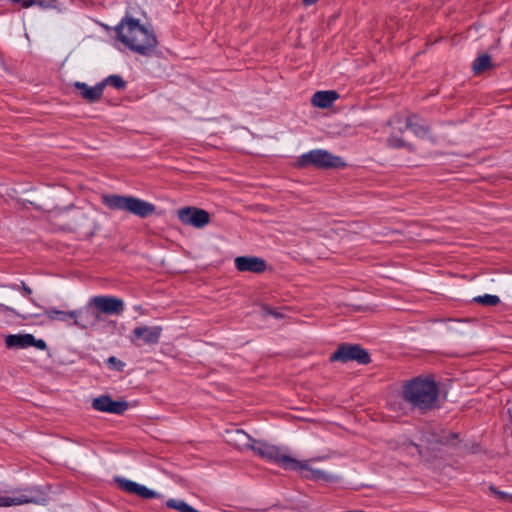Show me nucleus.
<instances>
[{
	"label": "nucleus",
	"instance_id": "obj_5",
	"mask_svg": "<svg viewBox=\"0 0 512 512\" xmlns=\"http://www.w3.org/2000/svg\"><path fill=\"white\" fill-rule=\"evenodd\" d=\"M459 435L457 433L449 432L447 430L428 426L422 431L421 444L414 445L419 454H422L420 447H425L427 450L436 452L441 451L443 447H453L458 444Z\"/></svg>",
	"mask_w": 512,
	"mask_h": 512
},
{
	"label": "nucleus",
	"instance_id": "obj_27",
	"mask_svg": "<svg viewBox=\"0 0 512 512\" xmlns=\"http://www.w3.org/2000/svg\"><path fill=\"white\" fill-rule=\"evenodd\" d=\"M388 144L389 146L393 148H402L406 146V143L403 139L397 137V136H391L388 138Z\"/></svg>",
	"mask_w": 512,
	"mask_h": 512
},
{
	"label": "nucleus",
	"instance_id": "obj_2",
	"mask_svg": "<svg viewBox=\"0 0 512 512\" xmlns=\"http://www.w3.org/2000/svg\"><path fill=\"white\" fill-rule=\"evenodd\" d=\"M403 399L422 413L437 407L439 389L430 378L415 377L402 388Z\"/></svg>",
	"mask_w": 512,
	"mask_h": 512
},
{
	"label": "nucleus",
	"instance_id": "obj_25",
	"mask_svg": "<svg viewBox=\"0 0 512 512\" xmlns=\"http://www.w3.org/2000/svg\"><path fill=\"white\" fill-rule=\"evenodd\" d=\"M48 490L46 487L34 488V504H45L49 500Z\"/></svg>",
	"mask_w": 512,
	"mask_h": 512
},
{
	"label": "nucleus",
	"instance_id": "obj_26",
	"mask_svg": "<svg viewBox=\"0 0 512 512\" xmlns=\"http://www.w3.org/2000/svg\"><path fill=\"white\" fill-rule=\"evenodd\" d=\"M106 364L111 370H115L118 372H122L125 367V363L123 361L119 360L118 358H116L115 356L109 357L106 360Z\"/></svg>",
	"mask_w": 512,
	"mask_h": 512
},
{
	"label": "nucleus",
	"instance_id": "obj_13",
	"mask_svg": "<svg viewBox=\"0 0 512 512\" xmlns=\"http://www.w3.org/2000/svg\"><path fill=\"white\" fill-rule=\"evenodd\" d=\"M92 407L97 411L121 415L128 409L129 404L124 400L114 401L108 395H101L93 399Z\"/></svg>",
	"mask_w": 512,
	"mask_h": 512
},
{
	"label": "nucleus",
	"instance_id": "obj_30",
	"mask_svg": "<svg viewBox=\"0 0 512 512\" xmlns=\"http://www.w3.org/2000/svg\"><path fill=\"white\" fill-rule=\"evenodd\" d=\"M34 348L46 350L47 349L46 342L43 339H35L34 338Z\"/></svg>",
	"mask_w": 512,
	"mask_h": 512
},
{
	"label": "nucleus",
	"instance_id": "obj_16",
	"mask_svg": "<svg viewBox=\"0 0 512 512\" xmlns=\"http://www.w3.org/2000/svg\"><path fill=\"white\" fill-rule=\"evenodd\" d=\"M74 87L79 91L81 97L89 103L99 101L103 95V85L97 83L95 86L90 87L84 82H75Z\"/></svg>",
	"mask_w": 512,
	"mask_h": 512
},
{
	"label": "nucleus",
	"instance_id": "obj_12",
	"mask_svg": "<svg viewBox=\"0 0 512 512\" xmlns=\"http://www.w3.org/2000/svg\"><path fill=\"white\" fill-rule=\"evenodd\" d=\"M115 482L121 490L129 494L137 495L142 499H153L161 497L158 492L129 479L117 477L115 478Z\"/></svg>",
	"mask_w": 512,
	"mask_h": 512
},
{
	"label": "nucleus",
	"instance_id": "obj_7",
	"mask_svg": "<svg viewBox=\"0 0 512 512\" xmlns=\"http://www.w3.org/2000/svg\"><path fill=\"white\" fill-rule=\"evenodd\" d=\"M299 167L314 166L321 169L340 168L345 166L341 157L332 155L327 150L315 149L301 155L297 161Z\"/></svg>",
	"mask_w": 512,
	"mask_h": 512
},
{
	"label": "nucleus",
	"instance_id": "obj_9",
	"mask_svg": "<svg viewBox=\"0 0 512 512\" xmlns=\"http://www.w3.org/2000/svg\"><path fill=\"white\" fill-rule=\"evenodd\" d=\"M85 307H90L98 315H120L124 311V302L113 296H95ZM99 318L101 319V316Z\"/></svg>",
	"mask_w": 512,
	"mask_h": 512
},
{
	"label": "nucleus",
	"instance_id": "obj_10",
	"mask_svg": "<svg viewBox=\"0 0 512 512\" xmlns=\"http://www.w3.org/2000/svg\"><path fill=\"white\" fill-rule=\"evenodd\" d=\"M161 334H162L161 326L143 325V326L135 327L132 330V332L129 336V339H130L131 343L137 347H140L142 345L154 346L159 343Z\"/></svg>",
	"mask_w": 512,
	"mask_h": 512
},
{
	"label": "nucleus",
	"instance_id": "obj_28",
	"mask_svg": "<svg viewBox=\"0 0 512 512\" xmlns=\"http://www.w3.org/2000/svg\"><path fill=\"white\" fill-rule=\"evenodd\" d=\"M491 492L500 500L504 502H508L509 500V494L503 491L498 490L496 487L491 486L490 487Z\"/></svg>",
	"mask_w": 512,
	"mask_h": 512
},
{
	"label": "nucleus",
	"instance_id": "obj_24",
	"mask_svg": "<svg viewBox=\"0 0 512 512\" xmlns=\"http://www.w3.org/2000/svg\"><path fill=\"white\" fill-rule=\"evenodd\" d=\"M473 301L483 306H496L500 303V298L497 295L485 294L475 297Z\"/></svg>",
	"mask_w": 512,
	"mask_h": 512
},
{
	"label": "nucleus",
	"instance_id": "obj_29",
	"mask_svg": "<svg viewBox=\"0 0 512 512\" xmlns=\"http://www.w3.org/2000/svg\"><path fill=\"white\" fill-rule=\"evenodd\" d=\"M262 310L264 312V315H271V316H273L275 318H282L283 317L282 313H280L279 311L274 310V309H272V308H270V307H268L266 305H264L262 307Z\"/></svg>",
	"mask_w": 512,
	"mask_h": 512
},
{
	"label": "nucleus",
	"instance_id": "obj_14",
	"mask_svg": "<svg viewBox=\"0 0 512 512\" xmlns=\"http://www.w3.org/2000/svg\"><path fill=\"white\" fill-rule=\"evenodd\" d=\"M298 464L299 465H295V467H291L290 470L305 471L306 473L303 474V477L306 479L315 480V481L322 480L327 483H334V482H338V480H339V477L334 474H330V473L325 472L324 470L314 469V468L310 467L308 464V461H298Z\"/></svg>",
	"mask_w": 512,
	"mask_h": 512
},
{
	"label": "nucleus",
	"instance_id": "obj_17",
	"mask_svg": "<svg viewBox=\"0 0 512 512\" xmlns=\"http://www.w3.org/2000/svg\"><path fill=\"white\" fill-rule=\"evenodd\" d=\"M8 349H26L32 347V334H10L5 337Z\"/></svg>",
	"mask_w": 512,
	"mask_h": 512
},
{
	"label": "nucleus",
	"instance_id": "obj_8",
	"mask_svg": "<svg viewBox=\"0 0 512 512\" xmlns=\"http://www.w3.org/2000/svg\"><path fill=\"white\" fill-rule=\"evenodd\" d=\"M330 361L342 363L356 361L359 364L367 365L371 362V358L368 351L363 349L360 345L342 343L338 346L337 350L331 354Z\"/></svg>",
	"mask_w": 512,
	"mask_h": 512
},
{
	"label": "nucleus",
	"instance_id": "obj_23",
	"mask_svg": "<svg viewBox=\"0 0 512 512\" xmlns=\"http://www.w3.org/2000/svg\"><path fill=\"white\" fill-rule=\"evenodd\" d=\"M166 506L179 512H199L183 500L169 499Z\"/></svg>",
	"mask_w": 512,
	"mask_h": 512
},
{
	"label": "nucleus",
	"instance_id": "obj_35",
	"mask_svg": "<svg viewBox=\"0 0 512 512\" xmlns=\"http://www.w3.org/2000/svg\"><path fill=\"white\" fill-rule=\"evenodd\" d=\"M508 503H512V494H509V500Z\"/></svg>",
	"mask_w": 512,
	"mask_h": 512
},
{
	"label": "nucleus",
	"instance_id": "obj_4",
	"mask_svg": "<svg viewBox=\"0 0 512 512\" xmlns=\"http://www.w3.org/2000/svg\"><path fill=\"white\" fill-rule=\"evenodd\" d=\"M102 200L104 205L111 210L127 211L140 218H146L156 210L152 203L133 196L110 194L104 195Z\"/></svg>",
	"mask_w": 512,
	"mask_h": 512
},
{
	"label": "nucleus",
	"instance_id": "obj_32",
	"mask_svg": "<svg viewBox=\"0 0 512 512\" xmlns=\"http://www.w3.org/2000/svg\"><path fill=\"white\" fill-rule=\"evenodd\" d=\"M316 1H317V0H303V3H304L305 5H311V4L315 3Z\"/></svg>",
	"mask_w": 512,
	"mask_h": 512
},
{
	"label": "nucleus",
	"instance_id": "obj_31",
	"mask_svg": "<svg viewBox=\"0 0 512 512\" xmlns=\"http://www.w3.org/2000/svg\"><path fill=\"white\" fill-rule=\"evenodd\" d=\"M0 311H9V312L15 313L13 308H10L4 304H0Z\"/></svg>",
	"mask_w": 512,
	"mask_h": 512
},
{
	"label": "nucleus",
	"instance_id": "obj_20",
	"mask_svg": "<svg viewBox=\"0 0 512 512\" xmlns=\"http://www.w3.org/2000/svg\"><path fill=\"white\" fill-rule=\"evenodd\" d=\"M491 67V57L488 54L479 55L472 63V70L475 75H480Z\"/></svg>",
	"mask_w": 512,
	"mask_h": 512
},
{
	"label": "nucleus",
	"instance_id": "obj_15",
	"mask_svg": "<svg viewBox=\"0 0 512 512\" xmlns=\"http://www.w3.org/2000/svg\"><path fill=\"white\" fill-rule=\"evenodd\" d=\"M235 267L240 272L262 273L266 270V261L259 257L239 256L235 258Z\"/></svg>",
	"mask_w": 512,
	"mask_h": 512
},
{
	"label": "nucleus",
	"instance_id": "obj_18",
	"mask_svg": "<svg viewBox=\"0 0 512 512\" xmlns=\"http://www.w3.org/2000/svg\"><path fill=\"white\" fill-rule=\"evenodd\" d=\"M338 97L336 91H317L312 97V104L319 108H329Z\"/></svg>",
	"mask_w": 512,
	"mask_h": 512
},
{
	"label": "nucleus",
	"instance_id": "obj_21",
	"mask_svg": "<svg viewBox=\"0 0 512 512\" xmlns=\"http://www.w3.org/2000/svg\"><path fill=\"white\" fill-rule=\"evenodd\" d=\"M29 502L30 498L24 494H20L18 496L0 495V507H9Z\"/></svg>",
	"mask_w": 512,
	"mask_h": 512
},
{
	"label": "nucleus",
	"instance_id": "obj_6",
	"mask_svg": "<svg viewBox=\"0 0 512 512\" xmlns=\"http://www.w3.org/2000/svg\"><path fill=\"white\" fill-rule=\"evenodd\" d=\"M52 320L58 319L68 325H75L81 329H87L100 322L99 315L90 307H83L74 311L49 310L45 312Z\"/></svg>",
	"mask_w": 512,
	"mask_h": 512
},
{
	"label": "nucleus",
	"instance_id": "obj_3",
	"mask_svg": "<svg viewBox=\"0 0 512 512\" xmlns=\"http://www.w3.org/2000/svg\"><path fill=\"white\" fill-rule=\"evenodd\" d=\"M236 436L242 444L253 450L255 453L260 455L262 458L273 461L283 467L284 469H289L291 467H295L298 464V460L287 455L281 448L252 439L248 434L241 430L236 431Z\"/></svg>",
	"mask_w": 512,
	"mask_h": 512
},
{
	"label": "nucleus",
	"instance_id": "obj_22",
	"mask_svg": "<svg viewBox=\"0 0 512 512\" xmlns=\"http://www.w3.org/2000/svg\"><path fill=\"white\" fill-rule=\"evenodd\" d=\"M103 85V89L107 86H113L118 90H123L126 88V81L119 75H109L103 81L100 82Z\"/></svg>",
	"mask_w": 512,
	"mask_h": 512
},
{
	"label": "nucleus",
	"instance_id": "obj_34",
	"mask_svg": "<svg viewBox=\"0 0 512 512\" xmlns=\"http://www.w3.org/2000/svg\"><path fill=\"white\" fill-rule=\"evenodd\" d=\"M39 316H41V313H40V312H34V314H33V317H34V318H37V317H39Z\"/></svg>",
	"mask_w": 512,
	"mask_h": 512
},
{
	"label": "nucleus",
	"instance_id": "obj_19",
	"mask_svg": "<svg viewBox=\"0 0 512 512\" xmlns=\"http://www.w3.org/2000/svg\"><path fill=\"white\" fill-rule=\"evenodd\" d=\"M405 128L411 130L415 136L420 138H424L429 134V127L419 122L415 115L406 119Z\"/></svg>",
	"mask_w": 512,
	"mask_h": 512
},
{
	"label": "nucleus",
	"instance_id": "obj_1",
	"mask_svg": "<svg viewBox=\"0 0 512 512\" xmlns=\"http://www.w3.org/2000/svg\"><path fill=\"white\" fill-rule=\"evenodd\" d=\"M118 39L130 50L149 56L157 47V38L139 20L124 18L115 28Z\"/></svg>",
	"mask_w": 512,
	"mask_h": 512
},
{
	"label": "nucleus",
	"instance_id": "obj_33",
	"mask_svg": "<svg viewBox=\"0 0 512 512\" xmlns=\"http://www.w3.org/2000/svg\"><path fill=\"white\" fill-rule=\"evenodd\" d=\"M23 287H24V290H25V292H26L27 294H30V293H31V290H30V288H29V287H27V286H25V285H24Z\"/></svg>",
	"mask_w": 512,
	"mask_h": 512
},
{
	"label": "nucleus",
	"instance_id": "obj_11",
	"mask_svg": "<svg viewBox=\"0 0 512 512\" xmlns=\"http://www.w3.org/2000/svg\"><path fill=\"white\" fill-rule=\"evenodd\" d=\"M177 214L184 225L195 228H203L210 222V214L206 210L197 207H183L178 210Z\"/></svg>",
	"mask_w": 512,
	"mask_h": 512
}]
</instances>
